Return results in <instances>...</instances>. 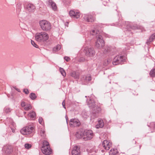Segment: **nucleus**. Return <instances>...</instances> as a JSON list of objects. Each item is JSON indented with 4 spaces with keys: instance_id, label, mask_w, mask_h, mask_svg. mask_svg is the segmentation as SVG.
I'll list each match as a JSON object with an SVG mask.
<instances>
[{
    "instance_id": "nucleus-47",
    "label": "nucleus",
    "mask_w": 155,
    "mask_h": 155,
    "mask_svg": "<svg viewBox=\"0 0 155 155\" xmlns=\"http://www.w3.org/2000/svg\"><path fill=\"white\" fill-rule=\"evenodd\" d=\"M78 134L77 133V134H76L77 137H78Z\"/></svg>"
},
{
    "instance_id": "nucleus-23",
    "label": "nucleus",
    "mask_w": 155,
    "mask_h": 155,
    "mask_svg": "<svg viewBox=\"0 0 155 155\" xmlns=\"http://www.w3.org/2000/svg\"><path fill=\"white\" fill-rule=\"evenodd\" d=\"M137 27L135 25H131L130 24H129L127 26L126 28L127 30L131 31L130 29L133 30L136 29L137 28Z\"/></svg>"
},
{
    "instance_id": "nucleus-7",
    "label": "nucleus",
    "mask_w": 155,
    "mask_h": 155,
    "mask_svg": "<svg viewBox=\"0 0 155 155\" xmlns=\"http://www.w3.org/2000/svg\"><path fill=\"white\" fill-rule=\"evenodd\" d=\"M97 41L96 42V47L99 49L102 48L104 46V41L102 39V37L101 35L96 36Z\"/></svg>"
},
{
    "instance_id": "nucleus-21",
    "label": "nucleus",
    "mask_w": 155,
    "mask_h": 155,
    "mask_svg": "<svg viewBox=\"0 0 155 155\" xmlns=\"http://www.w3.org/2000/svg\"><path fill=\"white\" fill-rule=\"evenodd\" d=\"M82 81H84L85 82L90 81L91 80V76L89 75L86 76L85 75H83L82 78H81Z\"/></svg>"
},
{
    "instance_id": "nucleus-5",
    "label": "nucleus",
    "mask_w": 155,
    "mask_h": 155,
    "mask_svg": "<svg viewBox=\"0 0 155 155\" xmlns=\"http://www.w3.org/2000/svg\"><path fill=\"white\" fill-rule=\"evenodd\" d=\"M34 130V127L30 125L23 127L21 130V133L23 135H27L32 133Z\"/></svg>"
},
{
    "instance_id": "nucleus-14",
    "label": "nucleus",
    "mask_w": 155,
    "mask_h": 155,
    "mask_svg": "<svg viewBox=\"0 0 155 155\" xmlns=\"http://www.w3.org/2000/svg\"><path fill=\"white\" fill-rule=\"evenodd\" d=\"M2 150L3 151L7 154H9L12 152V147L10 146L6 145L4 146Z\"/></svg>"
},
{
    "instance_id": "nucleus-42",
    "label": "nucleus",
    "mask_w": 155,
    "mask_h": 155,
    "mask_svg": "<svg viewBox=\"0 0 155 155\" xmlns=\"http://www.w3.org/2000/svg\"><path fill=\"white\" fill-rule=\"evenodd\" d=\"M24 101H22L21 103V105L22 107H25L26 105Z\"/></svg>"
},
{
    "instance_id": "nucleus-10",
    "label": "nucleus",
    "mask_w": 155,
    "mask_h": 155,
    "mask_svg": "<svg viewBox=\"0 0 155 155\" xmlns=\"http://www.w3.org/2000/svg\"><path fill=\"white\" fill-rule=\"evenodd\" d=\"M83 18L87 22H92L95 20V17L93 13H89L84 14Z\"/></svg>"
},
{
    "instance_id": "nucleus-3",
    "label": "nucleus",
    "mask_w": 155,
    "mask_h": 155,
    "mask_svg": "<svg viewBox=\"0 0 155 155\" xmlns=\"http://www.w3.org/2000/svg\"><path fill=\"white\" fill-rule=\"evenodd\" d=\"M88 104L90 107L92 108L94 110V113H95L94 115V117H97L98 115L97 114L99 112L101 111V108L98 106H96L95 102L93 100L90 99L88 101Z\"/></svg>"
},
{
    "instance_id": "nucleus-20",
    "label": "nucleus",
    "mask_w": 155,
    "mask_h": 155,
    "mask_svg": "<svg viewBox=\"0 0 155 155\" xmlns=\"http://www.w3.org/2000/svg\"><path fill=\"white\" fill-rule=\"evenodd\" d=\"M48 4L49 5H50L54 10L55 11L57 9V7L56 4L53 2L52 0H49Z\"/></svg>"
},
{
    "instance_id": "nucleus-19",
    "label": "nucleus",
    "mask_w": 155,
    "mask_h": 155,
    "mask_svg": "<svg viewBox=\"0 0 155 155\" xmlns=\"http://www.w3.org/2000/svg\"><path fill=\"white\" fill-rule=\"evenodd\" d=\"M109 155H119L118 150L116 148L111 149L110 151Z\"/></svg>"
},
{
    "instance_id": "nucleus-34",
    "label": "nucleus",
    "mask_w": 155,
    "mask_h": 155,
    "mask_svg": "<svg viewBox=\"0 0 155 155\" xmlns=\"http://www.w3.org/2000/svg\"><path fill=\"white\" fill-rule=\"evenodd\" d=\"M24 146L26 149H29L31 147L32 145L29 143H26L25 144Z\"/></svg>"
},
{
    "instance_id": "nucleus-32",
    "label": "nucleus",
    "mask_w": 155,
    "mask_h": 155,
    "mask_svg": "<svg viewBox=\"0 0 155 155\" xmlns=\"http://www.w3.org/2000/svg\"><path fill=\"white\" fill-rule=\"evenodd\" d=\"M29 97L32 100H34L36 98V94L33 93H31L30 94Z\"/></svg>"
},
{
    "instance_id": "nucleus-29",
    "label": "nucleus",
    "mask_w": 155,
    "mask_h": 155,
    "mask_svg": "<svg viewBox=\"0 0 155 155\" xmlns=\"http://www.w3.org/2000/svg\"><path fill=\"white\" fill-rule=\"evenodd\" d=\"M155 39V33L152 34L148 40V41L150 42L152 41Z\"/></svg>"
},
{
    "instance_id": "nucleus-27",
    "label": "nucleus",
    "mask_w": 155,
    "mask_h": 155,
    "mask_svg": "<svg viewBox=\"0 0 155 155\" xmlns=\"http://www.w3.org/2000/svg\"><path fill=\"white\" fill-rule=\"evenodd\" d=\"M31 108V105L29 104H26L24 107V109L25 110H29Z\"/></svg>"
},
{
    "instance_id": "nucleus-35",
    "label": "nucleus",
    "mask_w": 155,
    "mask_h": 155,
    "mask_svg": "<svg viewBox=\"0 0 155 155\" xmlns=\"http://www.w3.org/2000/svg\"><path fill=\"white\" fill-rule=\"evenodd\" d=\"M5 112L6 113H8L11 111V109L8 107H5L4 109Z\"/></svg>"
},
{
    "instance_id": "nucleus-12",
    "label": "nucleus",
    "mask_w": 155,
    "mask_h": 155,
    "mask_svg": "<svg viewBox=\"0 0 155 155\" xmlns=\"http://www.w3.org/2000/svg\"><path fill=\"white\" fill-rule=\"evenodd\" d=\"M69 124L71 126L77 127L79 126L81 124V123L77 119H72L70 120Z\"/></svg>"
},
{
    "instance_id": "nucleus-41",
    "label": "nucleus",
    "mask_w": 155,
    "mask_h": 155,
    "mask_svg": "<svg viewBox=\"0 0 155 155\" xmlns=\"http://www.w3.org/2000/svg\"><path fill=\"white\" fill-rule=\"evenodd\" d=\"M62 106H63V107L66 109V106H65V100H64L63 101V102H62Z\"/></svg>"
},
{
    "instance_id": "nucleus-33",
    "label": "nucleus",
    "mask_w": 155,
    "mask_h": 155,
    "mask_svg": "<svg viewBox=\"0 0 155 155\" xmlns=\"http://www.w3.org/2000/svg\"><path fill=\"white\" fill-rule=\"evenodd\" d=\"M99 31L96 29L93 30L91 32V33L93 35H95L96 34H98Z\"/></svg>"
},
{
    "instance_id": "nucleus-48",
    "label": "nucleus",
    "mask_w": 155,
    "mask_h": 155,
    "mask_svg": "<svg viewBox=\"0 0 155 155\" xmlns=\"http://www.w3.org/2000/svg\"><path fill=\"white\" fill-rule=\"evenodd\" d=\"M24 113H25H25H26V112H24Z\"/></svg>"
},
{
    "instance_id": "nucleus-2",
    "label": "nucleus",
    "mask_w": 155,
    "mask_h": 155,
    "mask_svg": "<svg viewBox=\"0 0 155 155\" xmlns=\"http://www.w3.org/2000/svg\"><path fill=\"white\" fill-rule=\"evenodd\" d=\"M36 40L39 42H44L47 40L49 38V35L47 33L42 31L37 33L35 35Z\"/></svg>"
},
{
    "instance_id": "nucleus-37",
    "label": "nucleus",
    "mask_w": 155,
    "mask_h": 155,
    "mask_svg": "<svg viewBox=\"0 0 155 155\" xmlns=\"http://www.w3.org/2000/svg\"><path fill=\"white\" fill-rule=\"evenodd\" d=\"M38 121H39V123L42 125H43V124H44L43 120V118L41 117L39 118V120H38Z\"/></svg>"
},
{
    "instance_id": "nucleus-31",
    "label": "nucleus",
    "mask_w": 155,
    "mask_h": 155,
    "mask_svg": "<svg viewBox=\"0 0 155 155\" xmlns=\"http://www.w3.org/2000/svg\"><path fill=\"white\" fill-rule=\"evenodd\" d=\"M61 48V45H58L55 47L54 48L53 51H57Z\"/></svg>"
},
{
    "instance_id": "nucleus-9",
    "label": "nucleus",
    "mask_w": 155,
    "mask_h": 155,
    "mask_svg": "<svg viewBox=\"0 0 155 155\" xmlns=\"http://www.w3.org/2000/svg\"><path fill=\"white\" fill-rule=\"evenodd\" d=\"M84 52L86 55L89 57H93L95 54V51L92 48H85L84 49Z\"/></svg>"
},
{
    "instance_id": "nucleus-1",
    "label": "nucleus",
    "mask_w": 155,
    "mask_h": 155,
    "mask_svg": "<svg viewBox=\"0 0 155 155\" xmlns=\"http://www.w3.org/2000/svg\"><path fill=\"white\" fill-rule=\"evenodd\" d=\"M79 138H82L85 140H91L94 136V133L91 130H85L80 134Z\"/></svg>"
},
{
    "instance_id": "nucleus-40",
    "label": "nucleus",
    "mask_w": 155,
    "mask_h": 155,
    "mask_svg": "<svg viewBox=\"0 0 155 155\" xmlns=\"http://www.w3.org/2000/svg\"><path fill=\"white\" fill-rule=\"evenodd\" d=\"M64 58L67 62L69 61L70 60V58L68 57L65 56L64 57Z\"/></svg>"
},
{
    "instance_id": "nucleus-24",
    "label": "nucleus",
    "mask_w": 155,
    "mask_h": 155,
    "mask_svg": "<svg viewBox=\"0 0 155 155\" xmlns=\"http://www.w3.org/2000/svg\"><path fill=\"white\" fill-rule=\"evenodd\" d=\"M111 47L110 46H106L105 48V49L103 51V52L105 54H107L111 50Z\"/></svg>"
},
{
    "instance_id": "nucleus-43",
    "label": "nucleus",
    "mask_w": 155,
    "mask_h": 155,
    "mask_svg": "<svg viewBox=\"0 0 155 155\" xmlns=\"http://www.w3.org/2000/svg\"><path fill=\"white\" fill-rule=\"evenodd\" d=\"M15 89L17 91H18V92H20V90L18 88H15Z\"/></svg>"
},
{
    "instance_id": "nucleus-13",
    "label": "nucleus",
    "mask_w": 155,
    "mask_h": 155,
    "mask_svg": "<svg viewBox=\"0 0 155 155\" xmlns=\"http://www.w3.org/2000/svg\"><path fill=\"white\" fill-rule=\"evenodd\" d=\"M42 152L46 155H49L52 153V150L50 147H45L41 149Z\"/></svg>"
},
{
    "instance_id": "nucleus-6",
    "label": "nucleus",
    "mask_w": 155,
    "mask_h": 155,
    "mask_svg": "<svg viewBox=\"0 0 155 155\" xmlns=\"http://www.w3.org/2000/svg\"><path fill=\"white\" fill-rule=\"evenodd\" d=\"M126 60V58L123 56L117 55L114 57L112 62L114 65H117L119 64H122Z\"/></svg>"
},
{
    "instance_id": "nucleus-38",
    "label": "nucleus",
    "mask_w": 155,
    "mask_h": 155,
    "mask_svg": "<svg viewBox=\"0 0 155 155\" xmlns=\"http://www.w3.org/2000/svg\"><path fill=\"white\" fill-rule=\"evenodd\" d=\"M150 126L151 127L153 128L154 129H155V122H153L150 123Z\"/></svg>"
},
{
    "instance_id": "nucleus-26",
    "label": "nucleus",
    "mask_w": 155,
    "mask_h": 155,
    "mask_svg": "<svg viewBox=\"0 0 155 155\" xmlns=\"http://www.w3.org/2000/svg\"><path fill=\"white\" fill-rule=\"evenodd\" d=\"M45 147H50L49 143L47 141L44 140L43 142V145L41 148Z\"/></svg>"
},
{
    "instance_id": "nucleus-16",
    "label": "nucleus",
    "mask_w": 155,
    "mask_h": 155,
    "mask_svg": "<svg viewBox=\"0 0 155 155\" xmlns=\"http://www.w3.org/2000/svg\"><path fill=\"white\" fill-rule=\"evenodd\" d=\"M36 117V114L34 111L30 112L28 115V119L34 120Z\"/></svg>"
},
{
    "instance_id": "nucleus-22",
    "label": "nucleus",
    "mask_w": 155,
    "mask_h": 155,
    "mask_svg": "<svg viewBox=\"0 0 155 155\" xmlns=\"http://www.w3.org/2000/svg\"><path fill=\"white\" fill-rule=\"evenodd\" d=\"M40 134L41 137L43 139H45L46 137L45 131L44 129H41L40 132Z\"/></svg>"
},
{
    "instance_id": "nucleus-8",
    "label": "nucleus",
    "mask_w": 155,
    "mask_h": 155,
    "mask_svg": "<svg viewBox=\"0 0 155 155\" xmlns=\"http://www.w3.org/2000/svg\"><path fill=\"white\" fill-rule=\"evenodd\" d=\"M69 16L72 18L78 19L80 18L81 13L78 10L72 9L69 12Z\"/></svg>"
},
{
    "instance_id": "nucleus-45",
    "label": "nucleus",
    "mask_w": 155,
    "mask_h": 155,
    "mask_svg": "<svg viewBox=\"0 0 155 155\" xmlns=\"http://www.w3.org/2000/svg\"><path fill=\"white\" fill-rule=\"evenodd\" d=\"M12 131L13 132H15V130H12Z\"/></svg>"
},
{
    "instance_id": "nucleus-44",
    "label": "nucleus",
    "mask_w": 155,
    "mask_h": 155,
    "mask_svg": "<svg viewBox=\"0 0 155 155\" xmlns=\"http://www.w3.org/2000/svg\"><path fill=\"white\" fill-rule=\"evenodd\" d=\"M105 36L106 37H109V35H108L107 34H106Z\"/></svg>"
},
{
    "instance_id": "nucleus-30",
    "label": "nucleus",
    "mask_w": 155,
    "mask_h": 155,
    "mask_svg": "<svg viewBox=\"0 0 155 155\" xmlns=\"http://www.w3.org/2000/svg\"><path fill=\"white\" fill-rule=\"evenodd\" d=\"M150 75L152 77H154L155 76V69H153L151 70L150 72Z\"/></svg>"
},
{
    "instance_id": "nucleus-25",
    "label": "nucleus",
    "mask_w": 155,
    "mask_h": 155,
    "mask_svg": "<svg viewBox=\"0 0 155 155\" xmlns=\"http://www.w3.org/2000/svg\"><path fill=\"white\" fill-rule=\"evenodd\" d=\"M27 8L28 10H34L35 9V7L32 4L29 3L28 4Z\"/></svg>"
},
{
    "instance_id": "nucleus-46",
    "label": "nucleus",
    "mask_w": 155,
    "mask_h": 155,
    "mask_svg": "<svg viewBox=\"0 0 155 155\" xmlns=\"http://www.w3.org/2000/svg\"><path fill=\"white\" fill-rule=\"evenodd\" d=\"M141 145H140V147H141Z\"/></svg>"
},
{
    "instance_id": "nucleus-28",
    "label": "nucleus",
    "mask_w": 155,
    "mask_h": 155,
    "mask_svg": "<svg viewBox=\"0 0 155 155\" xmlns=\"http://www.w3.org/2000/svg\"><path fill=\"white\" fill-rule=\"evenodd\" d=\"M59 71L61 74L64 77H65L66 75V72L64 70V69L61 68H60Z\"/></svg>"
},
{
    "instance_id": "nucleus-18",
    "label": "nucleus",
    "mask_w": 155,
    "mask_h": 155,
    "mask_svg": "<svg viewBox=\"0 0 155 155\" xmlns=\"http://www.w3.org/2000/svg\"><path fill=\"white\" fill-rule=\"evenodd\" d=\"M71 75L75 79H78L80 75L79 73L75 71H73L71 73Z\"/></svg>"
},
{
    "instance_id": "nucleus-15",
    "label": "nucleus",
    "mask_w": 155,
    "mask_h": 155,
    "mask_svg": "<svg viewBox=\"0 0 155 155\" xmlns=\"http://www.w3.org/2000/svg\"><path fill=\"white\" fill-rule=\"evenodd\" d=\"M72 155H79L80 154V150L78 146H75L72 151Z\"/></svg>"
},
{
    "instance_id": "nucleus-39",
    "label": "nucleus",
    "mask_w": 155,
    "mask_h": 155,
    "mask_svg": "<svg viewBox=\"0 0 155 155\" xmlns=\"http://www.w3.org/2000/svg\"><path fill=\"white\" fill-rule=\"evenodd\" d=\"M23 92L26 94H28L29 93L28 90V89H26V88L24 89Z\"/></svg>"
},
{
    "instance_id": "nucleus-4",
    "label": "nucleus",
    "mask_w": 155,
    "mask_h": 155,
    "mask_svg": "<svg viewBox=\"0 0 155 155\" xmlns=\"http://www.w3.org/2000/svg\"><path fill=\"white\" fill-rule=\"evenodd\" d=\"M39 24L41 29L46 31L50 30L51 28V25L48 21L43 20L39 21Z\"/></svg>"
},
{
    "instance_id": "nucleus-11",
    "label": "nucleus",
    "mask_w": 155,
    "mask_h": 155,
    "mask_svg": "<svg viewBox=\"0 0 155 155\" xmlns=\"http://www.w3.org/2000/svg\"><path fill=\"white\" fill-rule=\"evenodd\" d=\"M102 145L104 149L107 150H108L111 147L112 144L110 140H105L103 142Z\"/></svg>"
},
{
    "instance_id": "nucleus-36",
    "label": "nucleus",
    "mask_w": 155,
    "mask_h": 155,
    "mask_svg": "<svg viewBox=\"0 0 155 155\" xmlns=\"http://www.w3.org/2000/svg\"><path fill=\"white\" fill-rule=\"evenodd\" d=\"M31 44L35 47L36 48H38V46L35 43V42L33 40H31Z\"/></svg>"
},
{
    "instance_id": "nucleus-17",
    "label": "nucleus",
    "mask_w": 155,
    "mask_h": 155,
    "mask_svg": "<svg viewBox=\"0 0 155 155\" xmlns=\"http://www.w3.org/2000/svg\"><path fill=\"white\" fill-rule=\"evenodd\" d=\"M98 123L96 125L97 128H102L104 126V123L103 120L101 119H99L98 120Z\"/></svg>"
}]
</instances>
